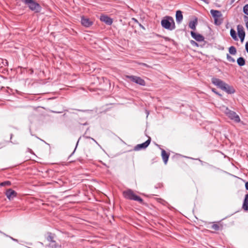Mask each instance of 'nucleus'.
<instances>
[{"label": "nucleus", "mask_w": 248, "mask_h": 248, "mask_svg": "<svg viewBox=\"0 0 248 248\" xmlns=\"http://www.w3.org/2000/svg\"><path fill=\"white\" fill-rule=\"evenodd\" d=\"M212 82L215 86L227 93H232L234 92V90L232 87L230 86L228 84L220 79L213 78H212Z\"/></svg>", "instance_id": "f257e3e1"}, {"label": "nucleus", "mask_w": 248, "mask_h": 248, "mask_svg": "<svg viewBox=\"0 0 248 248\" xmlns=\"http://www.w3.org/2000/svg\"><path fill=\"white\" fill-rule=\"evenodd\" d=\"M161 25L166 29L172 30L175 28V23L171 16H166L161 20Z\"/></svg>", "instance_id": "f03ea898"}, {"label": "nucleus", "mask_w": 248, "mask_h": 248, "mask_svg": "<svg viewBox=\"0 0 248 248\" xmlns=\"http://www.w3.org/2000/svg\"><path fill=\"white\" fill-rule=\"evenodd\" d=\"M221 110L231 120H233L234 122L237 123L240 122V119L239 116L236 114L235 112L230 110L227 107L222 106L221 107Z\"/></svg>", "instance_id": "7ed1b4c3"}, {"label": "nucleus", "mask_w": 248, "mask_h": 248, "mask_svg": "<svg viewBox=\"0 0 248 248\" xmlns=\"http://www.w3.org/2000/svg\"><path fill=\"white\" fill-rule=\"evenodd\" d=\"M22 2L27 4L30 9L35 12H38L40 9V7L38 4H37L33 0H21Z\"/></svg>", "instance_id": "20e7f679"}, {"label": "nucleus", "mask_w": 248, "mask_h": 248, "mask_svg": "<svg viewBox=\"0 0 248 248\" xmlns=\"http://www.w3.org/2000/svg\"><path fill=\"white\" fill-rule=\"evenodd\" d=\"M124 197L127 199L139 201L140 202H142V200L140 197L136 195L130 189L124 191Z\"/></svg>", "instance_id": "39448f33"}, {"label": "nucleus", "mask_w": 248, "mask_h": 248, "mask_svg": "<svg viewBox=\"0 0 248 248\" xmlns=\"http://www.w3.org/2000/svg\"><path fill=\"white\" fill-rule=\"evenodd\" d=\"M125 77L129 79L131 81H133L138 84H139L141 86L145 85V81L139 77L127 75L125 76Z\"/></svg>", "instance_id": "423d86ee"}, {"label": "nucleus", "mask_w": 248, "mask_h": 248, "mask_svg": "<svg viewBox=\"0 0 248 248\" xmlns=\"http://www.w3.org/2000/svg\"><path fill=\"white\" fill-rule=\"evenodd\" d=\"M211 14L215 18V22L216 24H218V20L221 17L222 14L221 12L217 10H211L210 11Z\"/></svg>", "instance_id": "0eeeda50"}, {"label": "nucleus", "mask_w": 248, "mask_h": 248, "mask_svg": "<svg viewBox=\"0 0 248 248\" xmlns=\"http://www.w3.org/2000/svg\"><path fill=\"white\" fill-rule=\"evenodd\" d=\"M237 32L239 38L240 39L241 41L242 42L244 39L245 33L244 28L242 25L237 26Z\"/></svg>", "instance_id": "6e6552de"}, {"label": "nucleus", "mask_w": 248, "mask_h": 248, "mask_svg": "<svg viewBox=\"0 0 248 248\" xmlns=\"http://www.w3.org/2000/svg\"><path fill=\"white\" fill-rule=\"evenodd\" d=\"M5 194L9 200H12L16 196V191L10 188L7 190Z\"/></svg>", "instance_id": "1a4fd4ad"}, {"label": "nucleus", "mask_w": 248, "mask_h": 248, "mask_svg": "<svg viewBox=\"0 0 248 248\" xmlns=\"http://www.w3.org/2000/svg\"><path fill=\"white\" fill-rule=\"evenodd\" d=\"M81 22L82 25L86 27L91 26L93 23V21L90 20L89 18L84 16L82 17Z\"/></svg>", "instance_id": "9d476101"}, {"label": "nucleus", "mask_w": 248, "mask_h": 248, "mask_svg": "<svg viewBox=\"0 0 248 248\" xmlns=\"http://www.w3.org/2000/svg\"><path fill=\"white\" fill-rule=\"evenodd\" d=\"M150 143V139H148L147 141L142 144H138L136 146H135L134 149L135 150H139L141 149H145L149 145Z\"/></svg>", "instance_id": "9b49d317"}, {"label": "nucleus", "mask_w": 248, "mask_h": 248, "mask_svg": "<svg viewBox=\"0 0 248 248\" xmlns=\"http://www.w3.org/2000/svg\"><path fill=\"white\" fill-rule=\"evenodd\" d=\"M100 19L101 21L105 22L108 25H111L112 23V19L106 15H102L100 16Z\"/></svg>", "instance_id": "f8f14e48"}, {"label": "nucleus", "mask_w": 248, "mask_h": 248, "mask_svg": "<svg viewBox=\"0 0 248 248\" xmlns=\"http://www.w3.org/2000/svg\"><path fill=\"white\" fill-rule=\"evenodd\" d=\"M191 34L192 37L198 41H202L204 39L203 37L200 34H197L193 31H191Z\"/></svg>", "instance_id": "ddd939ff"}, {"label": "nucleus", "mask_w": 248, "mask_h": 248, "mask_svg": "<svg viewBox=\"0 0 248 248\" xmlns=\"http://www.w3.org/2000/svg\"><path fill=\"white\" fill-rule=\"evenodd\" d=\"M183 19V16L182 12L180 10L177 11L176 13V22L180 23L182 21Z\"/></svg>", "instance_id": "4468645a"}, {"label": "nucleus", "mask_w": 248, "mask_h": 248, "mask_svg": "<svg viewBox=\"0 0 248 248\" xmlns=\"http://www.w3.org/2000/svg\"><path fill=\"white\" fill-rule=\"evenodd\" d=\"M161 155L164 163L166 164L168 162L169 155L166 153L164 150H162Z\"/></svg>", "instance_id": "2eb2a0df"}, {"label": "nucleus", "mask_w": 248, "mask_h": 248, "mask_svg": "<svg viewBox=\"0 0 248 248\" xmlns=\"http://www.w3.org/2000/svg\"><path fill=\"white\" fill-rule=\"evenodd\" d=\"M198 23V20L197 18H195L192 21H191L189 24V27L192 30H195L196 26L197 25Z\"/></svg>", "instance_id": "dca6fc26"}, {"label": "nucleus", "mask_w": 248, "mask_h": 248, "mask_svg": "<svg viewBox=\"0 0 248 248\" xmlns=\"http://www.w3.org/2000/svg\"><path fill=\"white\" fill-rule=\"evenodd\" d=\"M243 208L244 210H248V194L245 196L244 202L243 204Z\"/></svg>", "instance_id": "f3484780"}, {"label": "nucleus", "mask_w": 248, "mask_h": 248, "mask_svg": "<svg viewBox=\"0 0 248 248\" xmlns=\"http://www.w3.org/2000/svg\"><path fill=\"white\" fill-rule=\"evenodd\" d=\"M59 245L54 240L50 242L48 245V247L49 248H56Z\"/></svg>", "instance_id": "a211bd4d"}, {"label": "nucleus", "mask_w": 248, "mask_h": 248, "mask_svg": "<svg viewBox=\"0 0 248 248\" xmlns=\"http://www.w3.org/2000/svg\"><path fill=\"white\" fill-rule=\"evenodd\" d=\"M237 62L238 64L240 66H243L245 63V60L242 57L239 58L237 60Z\"/></svg>", "instance_id": "6ab92c4d"}, {"label": "nucleus", "mask_w": 248, "mask_h": 248, "mask_svg": "<svg viewBox=\"0 0 248 248\" xmlns=\"http://www.w3.org/2000/svg\"><path fill=\"white\" fill-rule=\"evenodd\" d=\"M230 34H231V36L232 37V38L233 39H234L235 40H237L236 31L234 30H233V29L231 30Z\"/></svg>", "instance_id": "aec40b11"}, {"label": "nucleus", "mask_w": 248, "mask_h": 248, "mask_svg": "<svg viewBox=\"0 0 248 248\" xmlns=\"http://www.w3.org/2000/svg\"><path fill=\"white\" fill-rule=\"evenodd\" d=\"M229 52L231 54L234 55L236 52L235 47H229Z\"/></svg>", "instance_id": "412c9836"}, {"label": "nucleus", "mask_w": 248, "mask_h": 248, "mask_svg": "<svg viewBox=\"0 0 248 248\" xmlns=\"http://www.w3.org/2000/svg\"><path fill=\"white\" fill-rule=\"evenodd\" d=\"M11 184V182L10 181H5L0 184V186H10Z\"/></svg>", "instance_id": "4be33fe9"}, {"label": "nucleus", "mask_w": 248, "mask_h": 248, "mask_svg": "<svg viewBox=\"0 0 248 248\" xmlns=\"http://www.w3.org/2000/svg\"><path fill=\"white\" fill-rule=\"evenodd\" d=\"M227 60H228V61L230 62H235V60L233 58H232V57L229 56V54L227 55Z\"/></svg>", "instance_id": "5701e85b"}, {"label": "nucleus", "mask_w": 248, "mask_h": 248, "mask_svg": "<svg viewBox=\"0 0 248 248\" xmlns=\"http://www.w3.org/2000/svg\"><path fill=\"white\" fill-rule=\"evenodd\" d=\"M243 11L246 15H248V4L244 7Z\"/></svg>", "instance_id": "b1692460"}, {"label": "nucleus", "mask_w": 248, "mask_h": 248, "mask_svg": "<svg viewBox=\"0 0 248 248\" xmlns=\"http://www.w3.org/2000/svg\"><path fill=\"white\" fill-rule=\"evenodd\" d=\"M47 240L49 242V243L53 240V237L51 234H49L47 237Z\"/></svg>", "instance_id": "393cba45"}, {"label": "nucleus", "mask_w": 248, "mask_h": 248, "mask_svg": "<svg viewBox=\"0 0 248 248\" xmlns=\"http://www.w3.org/2000/svg\"><path fill=\"white\" fill-rule=\"evenodd\" d=\"M212 228L215 230H217L219 229V226L217 224H214L212 225Z\"/></svg>", "instance_id": "a878e982"}, {"label": "nucleus", "mask_w": 248, "mask_h": 248, "mask_svg": "<svg viewBox=\"0 0 248 248\" xmlns=\"http://www.w3.org/2000/svg\"><path fill=\"white\" fill-rule=\"evenodd\" d=\"M212 92H213L214 93H215L216 94H217L218 96H221V94H220V93H219L218 92H217L216 91V89H214V88H212Z\"/></svg>", "instance_id": "bb28decb"}, {"label": "nucleus", "mask_w": 248, "mask_h": 248, "mask_svg": "<svg viewBox=\"0 0 248 248\" xmlns=\"http://www.w3.org/2000/svg\"><path fill=\"white\" fill-rule=\"evenodd\" d=\"M132 21H134V22L136 23H138L139 24V23L138 22V20L135 19V18H132Z\"/></svg>", "instance_id": "cd10ccee"}, {"label": "nucleus", "mask_w": 248, "mask_h": 248, "mask_svg": "<svg viewBox=\"0 0 248 248\" xmlns=\"http://www.w3.org/2000/svg\"><path fill=\"white\" fill-rule=\"evenodd\" d=\"M140 64L142 65L145 66L146 67H150L149 65H148L147 64H146L145 63H141Z\"/></svg>", "instance_id": "c85d7f7f"}, {"label": "nucleus", "mask_w": 248, "mask_h": 248, "mask_svg": "<svg viewBox=\"0 0 248 248\" xmlns=\"http://www.w3.org/2000/svg\"><path fill=\"white\" fill-rule=\"evenodd\" d=\"M245 186H246V188L248 190V182L246 183L245 184Z\"/></svg>", "instance_id": "c756f323"}, {"label": "nucleus", "mask_w": 248, "mask_h": 248, "mask_svg": "<svg viewBox=\"0 0 248 248\" xmlns=\"http://www.w3.org/2000/svg\"><path fill=\"white\" fill-rule=\"evenodd\" d=\"M247 21H246V27L248 30V18H247Z\"/></svg>", "instance_id": "7c9ffc66"}, {"label": "nucleus", "mask_w": 248, "mask_h": 248, "mask_svg": "<svg viewBox=\"0 0 248 248\" xmlns=\"http://www.w3.org/2000/svg\"><path fill=\"white\" fill-rule=\"evenodd\" d=\"M91 139L92 140H93L97 144H98L99 146H100L99 144L97 142V141L95 140H94L93 138H91Z\"/></svg>", "instance_id": "2f4dec72"}, {"label": "nucleus", "mask_w": 248, "mask_h": 248, "mask_svg": "<svg viewBox=\"0 0 248 248\" xmlns=\"http://www.w3.org/2000/svg\"><path fill=\"white\" fill-rule=\"evenodd\" d=\"M138 24L139 25V26H140L141 28H142L143 29H144V27H143V26H142L139 23Z\"/></svg>", "instance_id": "473e14b6"}, {"label": "nucleus", "mask_w": 248, "mask_h": 248, "mask_svg": "<svg viewBox=\"0 0 248 248\" xmlns=\"http://www.w3.org/2000/svg\"><path fill=\"white\" fill-rule=\"evenodd\" d=\"M245 46H248V42L246 43Z\"/></svg>", "instance_id": "72a5a7b5"}, {"label": "nucleus", "mask_w": 248, "mask_h": 248, "mask_svg": "<svg viewBox=\"0 0 248 248\" xmlns=\"http://www.w3.org/2000/svg\"><path fill=\"white\" fill-rule=\"evenodd\" d=\"M11 238L12 239H13V240H14V241H17V240H16V239H14V238H13L12 237H11Z\"/></svg>", "instance_id": "f704fd0d"}, {"label": "nucleus", "mask_w": 248, "mask_h": 248, "mask_svg": "<svg viewBox=\"0 0 248 248\" xmlns=\"http://www.w3.org/2000/svg\"><path fill=\"white\" fill-rule=\"evenodd\" d=\"M12 137H13V134H11V138H10L11 140H12Z\"/></svg>", "instance_id": "c9c22d12"}, {"label": "nucleus", "mask_w": 248, "mask_h": 248, "mask_svg": "<svg viewBox=\"0 0 248 248\" xmlns=\"http://www.w3.org/2000/svg\"><path fill=\"white\" fill-rule=\"evenodd\" d=\"M247 52H248V47H246Z\"/></svg>", "instance_id": "e433bc0d"}, {"label": "nucleus", "mask_w": 248, "mask_h": 248, "mask_svg": "<svg viewBox=\"0 0 248 248\" xmlns=\"http://www.w3.org/2000/svg\"><path fill=\"white\" fill-rule=\"evenodd\" d=\"M195 44H196L195 42H193V44H192V45H194Z\"/></svg>", "instance_id": "4c0bfd02"}]
</instances>
